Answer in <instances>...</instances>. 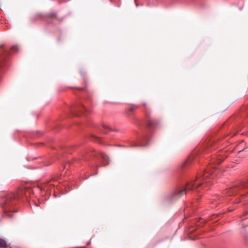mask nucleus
<instances>
[{"label": "nucleus", "mask_w": 248, "mask_h": 248, "mask_svg": "<svg viewBox=\"0 0 248 248\" xmlns=\"http://www.w3.org/2000/svg\"><path fill=\"white\" fill-rule=\"evenodd\" d=\"M217 174V170L210 165L203 173H198L195 178L188 182L185 187H176L164 196L162 200L165 203H170L185 195L187 191L200 192L202 189H207Z\"/></svg>", "instance_id": "f257e3e1"}, {"label": "nucleus", "mask_w": 248, "mask_h": 248, "mask_svg": "<svg viewBox=\"0 0 248 248\" xmlns=\"http://www.w3.org/2000/svg\"><path fill=\"white\" fill-rule=\"evenodd\" d=\"M224 196L219 198L220 202L230 200L232 204L248 203V178L233 183L223 192Z\"/></svg>", "instance_id": "f03ea898"}, {"label": "nucleus", "mask_w": 248, "mask_h": 248, "mask_svg": "<svg viewBox=\"0 0 248 248\" xmlns=\"http://www.w3.org/2000/svg\"><path fill=\"white\" fill-rule=\"evenodd\" d=\"M17 195L15 193H11L3 197L1 201V206L3 211V215L11 217L12 212H16L14 209V206L16 204Z\"/></svg>", "instance_id": "7ed1b4c3"}, {"label": "nucleus", "mask_w": 248, "mask_h": 248, "mask_svg": "<svg viewBox=\"0 0 248 248\" xmlns=\"http://www.w3.org/2000/svg\"><path fill=\"white\" fill-rule=\"evenodd\" d=\"M18 48L17 46H13L10 49V52L7 49L2 46L0 48V75L6 68L10 53H15L17 52Z\"/></svg>", "instance_id": "20e7f679"}, {"label": "nucleus", "mask_w": 248, "mask_h": 248, "mask_svg": "<svg viewBox=\"0 0 248 248\" xmlns=\"http://www.w3.org/2000/svg\"><path fill=\"white\" fill-rule=\"evenodd\" d=\"M91 158H94L96 160L101 159L102 165L105 166L108 164V158L103 153L98 152L94 150H90L88 152L84 153L82 156V161H88Z\"/></svg>", "instance_id": "39448f33"}, {"label": "nucleus", "mask_w": 248, "mask_h": 248, "mask_svg": "<svg viewBox=\"0 0 248 248\" xmlns=\"http://www.w3.org/2000/svg\"><path fill=\"white\" fill-rule=\"evenodd\" d=\"M143 106L145 107L144 111L147 126L149 127H154L156 126L159 124V121L155 119L152 117L150 110L149 108L147 107V104L146 103H143Z\"/></svg>", "instance_id": "423d86ee"}, {"label": "nucleus", "mask_w": 248, "mask_h": 248, "mask_svg": "<svg viewBox=\"0 0 248 248\" xmlns=\"http://www.w3.org/2000/svg\"><path fill=\"white\" fill-rule=\"evenodd\" d=\"M222 154V152H221L218 155H212L213 156L210 160V164L216 163V164H220L225 158L224 156Z\"/></svg>", "instance_id": "0eeeda50"}, {"label": "nucleus", "mask_w": 248, "mask_h": 248, "mask_svg": "<svg viewBox=\"0 0 248 248\" xmlns=\"http://www.w3.org/2000/svg\"><path fill=\"white\" fill-rule=\"evenodd\" d=\"M75 111V113H80L82 114H85L86 112H89V109L88 108L85 107L84 105L80 104L77 106L73 110Z\"/></svg>", "instance_id": "6e6552de"}, {"label": "nucleus", "mask_w": 248, "mask_h": 248, "mask_svg": "<svg viewBox=\"0 0 248 248\" xmlns=\"http://www.w3.org/2000/svg\"><path fill=\"white\" fill-rule=\"evenodd\" d=\"M148 137L147 136H144L138 143H135L134 147H144L148 145Z\"/></svg>", "instance_id": "1a4fd4ad"}, {"label": "nucleus", "mask_w": 248, "mask_h": 248, "mask_svg": "<svg viewBox=\"0 0 248 248\" xmlns=\"http://www.w3.org/2000/svg\"><path fill=\"white\" fill-rule=\"evenodd\" d=\"M58 182L57 180L54 178L51 179L48 182H47L46 185L43 188V190H51V188L50 187L51 186H57Z\"/></svg>", "instance_id": "9d476101"}, {"label": "nucleus", "mask_w": 248, "mask_h": 248, "mask_svg": "<svg viewBox=\"0 0 248 248\" xmlns=\"http://www.w3.org/2000/svg\"><path fill=\"white\" fill-rule=\"evenodd\" d=\"M79 161V160L75 159L72 161L71 162L67 163L64 165L63 167V170H68L69 168H70L71 167H72L73 166L74 167H76V164H78V162Z\"/></svg>", "instance_id": "9b49d317"}, {"label": "nucleus", "mask_w": 248, "mask_h": 248, "mask_svg": "<svg viewBox=\"0 0 248 248\" xmlns=\"http://www.w3.org/2000/svg\"><path fill=\"white\" fill-rule=\"evenodd\" d=\"M46 18H49V19H53L55 18L56 19L60 21H61L62 19H59L57 17V13L55 12H52V13H49L46 14Z\"/></svg>", "instance_id": "f8f14e48"}, {"label": "nucleus", "mask_w": 248, "mask_h": 248, "mask_svg": "<svg viewBox=\"0 0 248 248\" xmlns=\"http://www.w3.org/2000/svg\"><path fill=\"white\" fill-rule=\"evenodd\" d=\"M100 130L103 133L105 134H107L108 133V131L109 130H111L110 128L106 125H102L101 127L100 128Z\"/></svg>", "instance_id": "ddd939ff"}, {"label": "nucleus", "mask_w": 248, "mask_h": 248, "mask_svg": "<svg viewBox=\"0 0 248 248\" xmlns=\"http://www.w3.org/2000/svg\"><path fill=\"white\" fill-rule=\"evenodd\" d=\"M0 248H8V245L6 242L3 239L0 238Z\"/></svg>", "instance_id": "4468645a"}, {"label": "nucleus", "mask_w": 248, "mask_h": 248, "mask_svg": "<svg viewBox=\"0 0 248 248\" xmlns=\"http://www.w3.org/2000/svg\"><path fill=\"white\" fill-rule=\"evenodd\" d=\"M139 108V106L137 105H133L129 108L127 109V111L129 112H132L134 110L138 109Z\"/></svg>", "instance_id": "2eb2a0df"}, {"label": "nucleus", "mask_w": 248, "mask_h": 248, "mask_svg": "<svg viewBox=\"0 0 248 248\" xmlns=\"http://www.w3.org/2000/svg\"><path fill=\"white\" fill-rule=\"evenodd\" d=\"M242 111H243V117H245L248 115V106L244 107L242 108Z\"/></svg>", "instance_id": "dca6fc26"}, {"label": "nucleus", "mask_w": 248, "mask_h": 248, "mask_svg": "<svg viewBox=\"0 0 248 248\" xmlns=\"http://www.w3.org/2000/svg\"><path fill=\"white\" fill-rule=\"evenodd\" d=\"M92 138L96 142H98L99 143H101V140L100 138L98 137H96V136L93 135L92 136Z\"/></svg>", "instance_id": "f3484780"}, {"label": "nucleus", "mask_w": 248, "mask_h": 248, "mask_svg": "<svg viewBox=\"0 0 248 248\" xmlns=\"http://www.w3.org/2000/svg\"><path fill=\"white\" fill-rule=\"evenodd\" d=\"M191 162V159L190 158H188L184 163L183 165V167H185L187 165H188L190 162Z\"/></svg>", "instance_id": "a211bd4d"}, {"label": "nucleus", "mask_w": 248, "mask_h": 248, "mask_svg": "<svg viewBox=\"0 0 248 248\" xmlns=\"http://www.w3.org/2000/svg\"><path fill=\"white\" fill-rule=\"evenodd\" d=\"M19 195H20V192H18V193L17 194H16V195H17V198L16 199V200H17L16 202L17 201V200L20 201V199H18Z\"/></svg>", "instance_id": "6ab92c4d"}, {"label": "nucleus", "mask_w": 248, "mask_h": 248, "mask_svg": "<svg viewBox=\"0 0 248 248\" xmlns=\"http://www.w3.org/2000/svg\"><path fill=\"white\" fill-rule=\"evenodd\" d=\"M99 167H100V166H99V165H95V167H96V169H97V168H99Z\"/></svg>", "instance_id": "aec40b11"}, {"label": "nucleus", "mask_w": 248, "mask_h": 248, "mask_svg": "<svg viewBox=\"0 0 248 248\" xmlns=\"http://www.w3.org/2000/svg\"><path fill=\"white\" fill-rule=\"evenodd\" d=\"M97 171L95 172L94 174H93V175H94V174L96 175V174H97Z\"/></svg>", "instance_id": "412c9836"}, {"label": "nucleus", "mask_w": 248, "mask_h": 248, "mask_svg": "<svg viewBox=\"0 0 248 248\" xmlns=\"http://www.w3.org/2000/svg\"><path fill=\"white\" fill-rule=\"evenodd\" d=\"M79 90H83V88H80L79 89Z\"/></svg>", "instance_id": "4be33fe9"}, {"label": "nucleus", "mask_w": 248, "mask_h": 248, "mask_svg": "<svg viewBox=\"0 0 248 248\" xmlns=\"http://www.w3.org/2000/svg\"><path fill=\"white\" fill-rule=\"evenodd\" d=\"M91 167H92V168L93 167V164L91 165Z\"/></svg>", "instance_id": "5701e85b"}, {"label": "nucleus", "mask_w": 248, "mask_h": 248, "mask_svg": "<svg viewBox=\"0 0 248 248\" xmlns=\"http://www.w3.org/2000/svg\"><path fill=\"white\" fill-rule=\"evenodd\" d=\"M90 243V242H88L87 244V245H88Z\"/></svg>", "instance_id": "b1692460"}, {"label": "nucleus", "mask_w": 248, "mask_h": 248, "mask_svg": "<svg viewBox=\"0 0 248 248\" xmlns=\"http://www.w3.org/2000/svg\"><path fill=\"white\" fill-rule=\"evenodd\" d=\"M75 115H77V116H78L79 114H76Z\"/></svg>", "instance_id": "393cba45"}]
</instances>
